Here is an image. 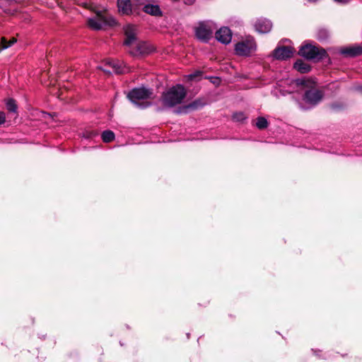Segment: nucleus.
Segmentation results:
<instances>
[{"mask_svg": "<svg viewBox=\"0 0 362 362\" xmlns=\"http://www.w3.org/2000/svg\"><path fill=\"white\" fill-rule=\"evenodd\" d=\"M294 51L290 46H279L273 51L272 54L276 59L286 60L293 56Z\"/></svg>", "mask_w": 362, "mask_h": 362, "instance_id": "nucleus-9", "label": "nucleus"}, {"mask_svg": "<svg viewBox=\"0 0 362 362\" xmlns=\"http://www.w3.org/2000/svg\"><path fill=\"white\" fill-rule=\"evenodd\" d=\"M124 33L125 39L124 45L130 47L134 45L138 40L137 38V29L135 25L128 24L124 26Z\"/></svg>", "mask_w": 362, "mask_h": 362, "instance_id": "nucleus-8", "label": "nucleus"}, {"mask_svg": "<svg viewBox=\"0 0 362 362\" xmlns=\"http://www.w3.org/2000/svg\"><path fill=\"white\" fill-rule=\"evenodd\" d=\"M322 99L320 91L315 89H310L305 93L303 100L308 104L315 105Z\"/></svg>", "mask_w": 362, "mask_h": 362, "instance_id": "nucleus-11", "label": "nucleus"}, {"mask_svg": "<svg viewBox=\"0 0 362 362\" xmlns=\"http://www.w3.org/2000/svg\"><path fill=\"white\" fill-rule=\"evenodd\" d=\"M117 6L122 14L129 15L132 13V0H117Z\"/></svg>", "mask_w": 362, "mask_h": 362, "instance_id": "nucleus-13", "label": "nucleus"}, {"mask_svg": "<svg viewBox=\"0 0 362 362\" xmlns=\"http://www.w3.org/2000/svg\"><path fill=\"white\" fill-rule=\"evenodd\" d=\"M148 105H149V104L148 103V104H146V105H145L142 106V107H147V106H148Z\"/></svg>", "mask_w": 362, "mask_h": 362, "instance_id": "nucleus-30", "label": "nucleus"}, {"mask_svg": "<svg viewBox=\"0 0 362 362\" xmlns=\"http://www.w3.org/2000/svg\"><path fill=\"white\" fill-rule=\"evenodd\" d=\"M194 77H195V75H194V74H190V75H189V78L190 79H193Z\"/></svg>", "mask_w": 362, "mask_h": 362, "instance_id": "nucleus-29", "label": "nucleus"}, {"mask_svg": "<svg viewBox=\"0 0 362 362\" xmlns=\"http://www.w3.org/2000/svg\"><path fill=\"white\" fill-rule=\"evenodd\" d=\"M186 96V90L182 85L173 86L163 93L162 100L165 106L172 107L180 104Z\"/></svg>", "mask_w": 362, "mask_h": 362, "instance_id": "nucleus-1", "label": "nucleus"}, {"mask_svg": "<svg viewBox=\"0 0 362 362\" xmlns=\"http://www.w3.org/2000/svg\"><path fill=\"white\" fill-rule=\"evenodd\" d=\"M298 54L307 59L320 61L326 57L327 52L322 48L307 44L300 47Z\"/></svg>", "mask_w": 362, "mask_h": 362, "instance_id": "nucleus-3", "label": "nucleus"}, {"mask_svg": "<svg viewBox=\"0 0 362 362\" xmlns=\"http://www.w3.org/2000/svg\"><path fill=\"white\" fill-rule=\"evenodd\" d=\"M246 119L245 115L242 112H235L233 115V119L236 122H243Z\"/></svg>", "mask_w": 362, "mask_h": 362, "instance_id": "nucleus-23", "label": "nucleus"}, {"mask_svg": "<svg viewBox=\"0 0 362 362\" xmlns=\"http://www.w3.org/2000/svg\"><path fill=\"white\" fill-rule=\"evenodd\" d=\"M339 53L347 57H356L362 54V46L343 47L340 49Z\"/></svg>", "mask_w": 362, "mask_h": 362, "instance_id": "nucleus-14", "label": "nucleus"}, {"mask_svg": "<svg viewBox=\"0 0 362 362\" xmlns=\"http://www.w3.org/2000/svg\"><path fill=\"white\" fill-rule=\"evenodd\" d=\"M296 82L298 86H307V83H309L308 81L305 79H297Z\"/></svg>", "mask_w": 362, "mask_h": 362, "instance_id": "nucleus-24", "label": "nucleus"}, {"mask_svg": "<svg viewBox=\"0 0 362 362\" xmlns=\"http://www.w3.org/2000/svg\"><path fill=\"white\" fill-rule=\"evenodd\" d=\"M329 36V32L327 29L321 28L317 33V38L320 41H325L328 39Z\"/></svg>", "mask_w": 362, "mask_h": 362, "instance_id": "nucleus-19", "label": "nucleus"}, {"mask_svg": "<svg viewBox=\"0 0 362 362\" xmlns=\"http://www.w3.org/2000/svg\"><path fill=\"white\" fill-rule=\"evenodd\" d=\"M334 1L337 2V3H339V4H346L348 3L350 0H334Z\"/></svg>", "mask_w": 362, "mask_h": 362, "instance_id": "nucleus-28", "label": "nucleus"}, {"mask_svg": "<svg viewBox=\"0 0 362 362\" xmlns=\"http://www.w3.org/2000/svg\"><path fill=\"white\" fill-rule=\"evenodd\" d=\"M115 24V19L107 11H98L94 17L88 20V26L93 30H100L104 25Z\"/></svg>", "mask_w": 362, "mask_h": 362, "instance_id": "nucleus-2", "label": "nucleus"}, {"mask_svg": "<svg viewBox=\"0 0 362 362\" xmlns=\"http://www.w3.org/2000/svg\"><path fill=\"white\" fill-rule=\"evenodd\" d=\"M256 126L259 129H264L267 127L268 122L264 117H259L257 119Z\"/></svg>", "mask_w": 362, "mask_h": 362, "instance_id": "nucleus-21", "label": "nucleus"}, {"mask_svg": "<svg viewBox=\"0 0 362 362\" xmlns=\"http://www.w3.org/2000/svg\"><path fill=\"white\" fill-rule=\"evenodd\" d=\"M216 38L218 42L223 44L227 45L230 43L232 39L230 30L227 27L221 28L216 33Z\"/></svg>", "mask_w": 362, "mask_h": 362, "instance_id": "nucleus-12", "label": "nucleus"}, {"mask_svg": "<svg viewBox=\"0 0 362 362\" xmlns=\"http://www.w3.org/2000/svg\"><path fill=\"white\" fill-rule=\"evenodd\" d=\"M294 68L300 73H308L310 70V66L302 59L297 60L294 64Z\"/></svg>", "mask_w": 362, "mask_h": 362, "instance_id": "nucleus-15", "label": "nucleus"}, {"mask_svg": "<svg viewBox=\"0 0 362 362\" xmlns=\"http://www.w3.org/2000/svg\"><path fill=\"white\" fill-rule=\"evenodd\" d=\"M104 71H106V72H108V73H110V72H111V71H110V70H106V69H105V70H104Z\"/></svg>", "mask_w": 362, "mask_h": 362, "instance_id": "nucleus-31", "label": "nucleus"}, {"mask_svg": "<svg viewBox=\"0 0 362 362\" xmlns=\"http://www.w3.org/2000/svg\"><path fill=\"white\" fill-rule=\"evenodd\" d=\"M101 137L104 142L108 143L114 140L115 134L112 131L106 130L102 133Z\"/></svg>", "mask_w": 362, "mask_h": 362, "instance_id": "nucleus-18", "label": "nucleus"}, {"mask_svg": "<svg viewBox=\"0 0 362 362\" xmlns=\"http://www.w3.org/2000/svg\"><path fill=\"white\" fill-rule=\"evenodd\" d=\"M145 13L153 15L158 16L160 13V10L158 6L153 4H146L143 7Z\"/></svg>", "mask_w": 362, "mask_h": 362, "instance_id": "nucleus-16", "label": "nucleus"}, {"mask_svg": "<svg viewBox=\"0 0 362 362\" xmlns=\"http://www.w3.org/2000/svg\"><path fill=\"white\" fill-rule=\"evenodd\" d=\"M108 66L112 69V71L116 74H123L125 72L124 68L122 67L121 64L115 61H111L107 63Z\"/></svg>", "mask_w": 362, "mask_h": 362, "instance_id": "nucleus-17", "label": "nucleus"}, {"mask_svg": "<svg viewBox=\"0 0 362 362\" xmlns=\"http://www.w3.org/2000/svg\"><path fill=\"white\" fill-rule=\"evenodd\" d=\"M16 42V40L15 38H13L12 40L10 42H7L6 39L3 37L1 39V41L0 42V52L3 50L4 49H6L10 46H11L14 42Z\"/></svg>", "mask_w": 362, "mask_h": 362, "instance_id": "nucleus-22", "label": "nucleus"}, {"mask_svg": "<svg viewBox=\"0 0 362 362\" xmlns=\"http://www.w3.org/2000/svg\"><path fill=\"white\" fill-rule=\"evenodd\" d=\"M308 1H315V0H308Z\"/></svg>", "mask_w": 362, "mask_h": 362, "instance_id": "nucleus-32", "label": "nucleus"}, {"mask_svg": "<svg viewBox=\"0 0 362 362\" xmlns=\"http://www.w3.org/2000/svg\"><path fill=\"white\" fill-rule=\"evenodd\" d=\"M214 29L213 23L211 22L201 23L196 28V37L199 40L206 42L211 38Z\"/></svg>", "mask_w": 362, "mask_h": 362, "instance_id": "nucleus-5", "label": "nucleus"}, {"mask_svg": "<svg viewBox=\"0 0 362 362\" xmlns=\"http://www.w3.org/2000/svg\"><path fill=\"white\" fill-rule=\"evenodd\" d=\"M255 30L262 34L268 33L272 28V23L267 18H259L255 23Z\"/></svg>", "mask_w": 362, "mask_h": 362, "instance_id": "nucleus-10", "label": "nucleus"}, {"mask_svg": "<svg viewBox=\"0 0 362 362\" xmlns=\"http://www.w3.org/2000/svg\"><path fill=\"white\" fill-rule=\"evenodd\" d=\"M153 47L149 43L139 40L129 47V52L133 56L145 55L151 53Z\"/></svg>", "mask_w": 362, "mask_h": 362, "instance_id": "nucleus-7", "label": "nucleus"}, {"mask_svg": "<svg viewBox=\"0 0 362 362\" xmlns=\"http://www.w3.org/2000/svg\"><path fill=\"white\" fill-rule=\"evenodd\" d=\"M199 106V103L197 101H194L192 103L189 104L188 106H187V108L190 109H197Z\"/></svg>", "mask_w": 362, "mask_h": 362, "instance_id": "nucleus-25", "label": "nucleus"}, {"mask_svg": "<svg viewBox=\"0 0 362 362\" xmlns=\"http://www.w3.org/2000/svg\"><path fill=\"white\" fill-rule=\"evenodd\" d=\"M6 121V116L4 112L0 111V124H2Z\"/></svg>", "mask_w": 362, "mask_h": 362, "instance_id": "nucleus-27", "label": "nucleus"}, {"mask_svg": "<svg viewBox=\"0 0 362 362\" xmlns=\"http://www.w3.org/2000/svg\"><path fill=\"white\" fill-rule=\"evenodd\" d=\"M257 49V45L252 37H248L245 40L235 45V50L238 55L249 56Z\"/></svg>", "mask_w": 362, "mask_h": 362, "instance_id": "nucleus-4", "label": "nucleus"}, {"mask_svg": "<svg viewBox=\"0 0 362 362\" xmlns=\"http://www.w3.org/2000/svg\"><path fill=\"white\" fill-rule=\"evenodd\" d=\"M151 95L152 91L151 89L144 87H140L132 89L128 93L127 97L134 104L139 106H141V104L139 103L138 101L149 98Z\"/></svg>", "mask_w": 362, "mask_h": 362, "instance_id": "nucleus-6", "label": "nucleus"}, {"mask_svg": "<svg viewBox=\"0 0 362 362\" xmlns=\"http://www.w3.org/2000/svg\"><path fill=\"white\" fill-rule=\"evenodd\" d=\"M95 135H97V133L96 132H88L86 133V134L83 135L84 137L88 139V138H91V137H93L95 136Z\"/></svg>", "mask_w": 362, "mask_h": 362, "instance_id": "nucleus-26", "label": "nucleus"}, {"mask_svg": "<svg viewBox=\"0 0 362 362\" xmlns=\"http://www.w3.org/2000/svg\"><path fill=\"white\" fill-rule=\"evenodd\" d=\"M7 110L11 112L16 113L17 112V105L13 99H8L6 103Z\"/></svg>", "mask_w": 362, "mask_h": 362, "instance_id": "nucleus-20", "label": "nucleus"}]
</instances>
